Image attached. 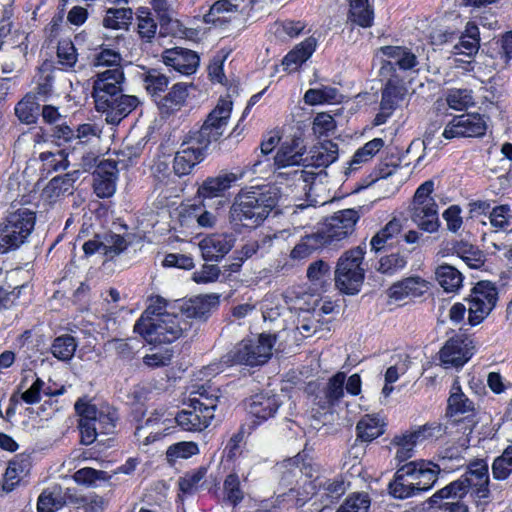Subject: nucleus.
I'll list each match as a JSON object with an SVG mask.
<instances>
[{"label": "nucleus", "mask_w": 512, "mask_h": 512, "mask_svg": "<svg viewBox=\"0 0 512 512\" xmlns=\"http://www.w3.org/2000/svg\"><path fill=\"white\" fill-rule=\"evenodd\" d=\"M239 12V6L230 0H218L211 7L209 12L204 16L206 23L214 25L227 22L230 18L226 14H234Z\"/></svg>", "instance_id": "46"}, {"label": "nucleus", "mask_w": 512, "mask_h": 512, "mask_svg": "<svg viewBox=\"0 0 512 512\" xmlns=\"http://www.w3.org/2000/svg\"><path fill=\"white\" fill-rule=\"evenodd\" d=\"M311 489H316L315 495H318L324 506L335 503L346 492V485L343 479H320L316 478L309 482Z\"/></svg>", "instance_id": "25"}, {"label": "nucleus", "mask_w": 512, "mask_h": 512, "mask_svg": "<svg viewBox=\"0 0 512 512\" xmlns=\"http://www.w3.org/2000/svg\"><path fill=\"white\" fill-rule=\"evenodd\" d=\"M224 499L231 505H238L244 498V492L241 488L240 478L236 473H230L226 476L223 483Z\"/></svg>", "instance_id": "51"}, {"label": "nucleus", "mask_w": 512, "mask_h": 512, "mask_svg": "<svg viewBox=\"0 0 512 512\" xmlns=\"http://www.w3.org/2000/svg\"><path fill=\"white\" fill-rule=\"evenodd\" d=\"M359 220V214L355 209H344L335 212L326 219L323 227L316 234L321 245H330L341 241L351 235Z\"/></svg>", "instance_id": "11"}, {"label": "nucleus", "mask_w": 512, "mask_h": 512, "mask_svg": "<svg viewBox=\"0 0 512 512\" xmlns=\"http://www.w3.org/2000/svg\"><path fill=\"white\" fill-rule=\"evenodd\" d=\"M192 323L182 319L179 313L153 318L142 329H134L149 344H169L191 329Z\"/></svg>", "instance_id": "8"}, {"label": "nucleus", "mask_w": 512, "mask_h": 512, "mask_svg": "<svg viewBox=\"0 0 512 512\" xmlns=\"http://www.w3.org/2000/svg\"><path fill=\"white\" fill-rule=\"evenodd\" d=\"M486 122L480 114H462L453 117L445 126L442 136L451 140L459 137H480L486 132Z\"/></svg>", "instance_id": "15"}, {"label": "nucleus", "mask_w": 512, "mask_h": 512, "mask_svg": "<svg viewBox=\"0 0 512 512\" xmlns=\"http://www.w3.org/2000/svg\"><path fill=\"white\" fill-rule=\"evenodd\" d=\"M489 220L491 225L499 230L512 229V209L510 205L504 204L494 207L489 212Z\"/></svg>", "instance_id": "53"}, {"label": "nucleus", "mask_w": 512, "mask_h": 512, "mask_svg": "<svg viewBox=\"0 0 512 512\" xmlns=\"http://www.w3.org/2000/svg\"><path fill=\"white\" fill-rule=\"evenodd\" d=\"M57 57L59 59V63L66 69L74 67L77 62L78 55L72 41L68 39L59 41L57 47Z\"/></svg>", "instance_id": "60"}, {"label": "nucleus", "mask_w": 512, "mask_h": 512, "mask_svg": "<svg viewBox=\"0 0 512 512\" xmlns=\"http://www.w3.org/2000/svg\"><path fill=\"white\" fill-rule=\"evenodd\" d=\"M426 290L427 285L425 280L420 277H410L393 284L389 289V296L395 300L417 298L422 296Z\"/></svg>", "instance_id": "32"}, {"label": "nucleus", "mask_w": 512, "mask_h": 512, "mask_svg": "<svg viewBox=\"0 0 512 512\" xmlns=\"http://www.w3.org/2000/svg\"><path fill=\"white\" fill-rule=\"evenodd\" d=\"M124 79L122 68H109L98 72L93 82L95 108L112 125L119 124L139 105L136 96L123 94Z\"/></svg>", "instance_id": "1"}, {"label": "nucleus", "mask_w": 512, "mask_h": 512, "mask_svg": "<svg viewBox=\"0 0 512 512\" xmlns=\"http://www.w3.org/2000/svg\"><path fill=\"white\" fill-rule=\"evenodd\" d=\"M446 101L452 109H466L473 104L472 91L468 89H450L447 93Z\"/></svg>", "instance_id": "57"}, {"label": "nucleus", "mask_w": 512, "mask_h": 512, "mask_svg": "<svg viewBox=\"0 0 512 512\" xmlns=\"http://www.w3.org/2000/svg\"><path fill=\"white\" fill-rule=\"evenodd\" d=\"M345 381L346 374L344 372H338L328 380L323 390L325 399L323 408L334 406L340 402L344 396Z\"/></svg>", "instance_id": "43"}, {"label": "nucleus", "mask_w": 512, "mask_h": 512, "mask_svg": "<svg viewBox=\"0 0 512 512\" xmlns=\"http://www.w3.org/2000/svg\"><path fill=\"white\" fill-rule=\"evenodd\" d=\"M385 142L382 138H374L357 149L351 160L347 163L344 171L346 176L359 171L364 165L372 161L374 156L384 147Z\"/></svg>", "instance_id": "27"}, {"label": "nucleus", "mask_w": 512, "mask_h": 512, "mask_svg": "<svg viewBox=\"0 0 512 512\" xmlns=\"http://www.w3.org/2000/svg\"><path fill=\"white\" fill-rule=\"evenodd\" d=\"M276 343V335L261 333L257 337L245 338L238 342L223 357L221 362L226 366L245 365L249 367L262 366L272 356Z\"/></svg>", "instance_id": "4"}, {"label": "nucleus", "mask_w": 512, "mask_h": 512, "mask_svg": "<svg viewBox=\"0 0 512 512\" xmlns=\"http://www.w3.org/2000/svg\"><path fill=\"white\" fill-rule=\"evenodd\" d=\"M15 115L21 123L34 124L36 123L39 113L40 104L37 102L36 97L32 94H26L14 108Z\"/></svg>", "instance_id": "39"}, {"label": "nucleus", "mask_w": 512, "mask_h": 512, "mask_svg": "<svg viewBox=\"0 0 512 512\" xmlns=\"http://www.w3.org/2000/svg\"><path fill=\"white\" fill-rule=\"evenodd\" d=\"M440 468L425 460L410 461L399 467L389 484V493L406 499L430 490L437 482Z\"/></svg>", "instance_id": "3"}, {"label": "nucleus", "mask_w": 512, "mask_h": 512, "mask_svg": "<svg viewBox=\"0 0 512 512\" xmlns=\"http://www.w3.org/2000/svg\"><path fill=\"white\" fill-rule=\"evenodd\" d=\"M26 467L27 463L24 459H16L9 462L0 482V489L3 493H9L15 489L23 477Z\"/></svg>", "instance_id": "42"}, {"label": "nucleus", "mask_w": 512, "mask_h": 512, "mask_svg": "<svg viewBox=\"0 0 512 512\" xmlns=\"http://www.w3.org/2000/svg\"><path fill=\"white\" fill-rule=\"evenodd\" d=\"M365 248L358 246L346 251L338 260L335 271V285L345 294H357L364 281V269L361 267Z\"/></svg>", "instance_id": "10"}, {"label": "nucleus", "mask_w": 512, "mask_h": 512, "mask_svg": "<svg viewBox=\"0 0 512 512\" xmlns=\"http://www.w3.org/2000/svg\"><path fill=\"white\" fill-rule=\"evenodd\" d=\"M329 275L330 267L322 260L311 263L307 269V277L315 285L322 286L329 278Z\"/></svg>", "instance_id": "64"}, {"label": "nucleus", "mask_w": 512, "mask_h": 512, "mask_svg": "<svg viewBox=\"0 0 512 512\" xmlns=\"http://www.w3.org/2000/svg\"><path fill=\"white\" fill-rule=\"evenodd\" d=\"M219 306V296L216 294L199 295L184 301L179 306V315L182 319L206 320L211 312Z\"/></svg>", "instance_id": "18"}, {"label": "nucleus", "mask_w": 512, "mask_h": 512, "mask_svg": "<svg viewBox=\"0 0 512 512\" xmlns=\"http://www.w3.org/2000/svg\"><path fill=\"white\" fill-rule=\"evenodd\" d=\"M73 479L78 484L93 486L97 481H106L108 476L104 471L85 467L77 470L73 475Z\"/></svg>", "instance_id": "61"}, {"label": "nucleus", "mask_w": 512, "mask_h": 512, "mask_svg": "<svg viewBox=\"0 0 512 512\" xmlns=\"http://www.w3.org/2000/svg\"><path fill=\"white\" fill-rule=\"evenodd\" d=\"M463 477L467 479L469 487L489 482V467L487 462L484 459H477L471 462Z\"/></svg>", "instance_id": "50"}, {"label": "nucleus", "mask_w": 512, "mask_h": 512, "mask_svg": "<svg viewBox=\"0 0 512 512\" xmlns=\"http://www.w3.org/2000/svg\"><path fill=\"white\" fill-rule=\"evenodd\" d=\"M103 255L113 258L127 248V241L118 234H106L103 238Z\"/></svg>", "instance_id": "62"}, {"label": "nucleus", "mask_w": 512, "mask_h": 512, "mask_svg": "<svg viewBox=\"0 0 512 512\" xmlns=\"http://www.w3.org/2000/svg\"><path fill=\"white\" fill-rule=\"evenodd\" d=\"M199 453L198 445L193 441H183L168 447L166 457L169 462L178 458L187 459Z\"/></svg>", "instance_id": "55"}, {"label": "nucleus", "mask_w": 512, "mask_h": 512, "mask_svg": "<svg viewBox=\"0 0 512 512\" xmlns=\"http://www.w3.org/2000/svg\"><path fill=\"white\" fill-rule=\"evenodd\" d=\"M320 245L319 237L316 233L306 236L305 239H303L292 249L290 257L292 259H304L308 257L310 253L317 249Z\"/></svg>", "instance_id": "63"}, {"label": "nucleus", "mask_w": 512, "mask_h": 512, "mask_svg": "<svg viewBox=\"0 0 512 512\" xmlns=\"http://www.w3.org/2000/svg\"><path fill=\"white\" fill-rule=\"evenodd\" d=\"M209 405H211V402L200 404V406H190L191 409L180 411L173 419V422L184 431H202L212 421V407Z\"/></svg>", "instance_id": "16"}, {"label": "nucleus", "mask_w": 512, "mask_h": 512, "mask_svg": "<svg viewBox=\"0 0 512 512\" xmlns=\"http://www.w3.org/2000/svg\"><path fill=\"white\" fill-rule=\"evenodd\" d=\"M319 305V310L323 314H330L334 309L331 302L320 303L317 299H314V297L309 294H303L301 297H297L293 304V308L300 311L309 312L310 310L315 311Z\"/></svg>", "instance_id": "56"}, {"label": "nucleus", "mask_w": 512, "mask_h": 512, "mask_svg": "<svg viewBox=\"0 0 512 512\" xmlns=\"http://www.w3.org/2000/svg\"><path fill=\"white\" fill-rule=\"evenodd\" d=\"M148 306L141 317L136 321L134 329H142L148 322H152L153 318L162 317V315H170L168 312L167 301L161 296H151L148 299Z\"/></svg>", "instance_id": "44"}, {"label": "nucleus", "mask_w": 512, "mask_h": 512, "mask_svg": "<svg viewBox=\"0 0 512 512\" xmlns=\"http://www.w3.org/2000/svg\"><path fill=\"white\" fill-rule=\"evenodd\" d=\"M371 499L365 492H356L346 498L337 512H368Z\"/></svg>", "instance_id": "52"}, {"label": "nucleus", "mask_w": 512, "mask_h": 512, "mask_svg": "<svg viewBox=\"0 0 512 512\" xmlns=\"http://www.w3.org/2000/svg\"><path fill=\"white\" fill-rule=\"evenodd\" d=\"M232 111V102L220 99L216 107L208 114L201 128L191 131L187 137L207 153L209 146L223 136Z\"/></svg>", "instance_id": "9"}, {"label": "nucleus", "mask_w": 512, "mask_h": 512, "mask_svg": "<svg viewBox=\"0 0 512 512\" xmlns=\"http://www.w3.org/2000/svg\"><path fill=\"white\" fill-rule=\"evenodd\" d=\"M442 433V426L438 423H432L395 436L392 443L397 446L396 459L399 462L407 461L413 456L414 447L418 443L427 439L438 438Z\"/></svg>", "instance_id": "13"}, {"label": "nucleus", "mask_w": 512, "mask_h": 512, "mask_svg": "<svg viewBox=\"0 0 512 512\" xmlns=\"http://www.w3.org/2000/svg\"><path fill=\"white\" fill-rule=\"evenodd\" d=\"M306 161V148L303 144V140L300 138H292L281 144L274 156L273 165L278 169L300 165L306 167Z\"/></svg>", "instance_id": "20"}, {"label": "nucleus", "mask_w": 512, "mask_h": 512, "mask_svg": "<svg viewBox=\"0 0 512 512\" xmlns=\"http://www.w3.org/2000/svg\"><path fill=\"white\" fill-rule=\"evenodd\" d=\"M36 213L19 207L8 213L0 225V254H5L22 246L34 230Z\"/></svg>", "instance_id": "6"}, {"label": "nucleus", "mask_w": 512, "mask_h": 512, "mask_svg": "<svg viewBox=\"0 0 512 512\" xmlns=\"http://www.w3.org/2000/svg\"><path fill=\"white\" fill-rule=\"evenodd\" d=\"M279 199L276 187L241 191L230 207V222L235 227L256 228L277 207Z\"/></svg>", "instance_id": "2"}, {"label": "nucleus", "mask_w": 512, "mask_h": 512, "mask_svg": "<svg viewBox=\"0 0 512 512\" xmlns=\"http://www.w3.org/2000/svg\"><path fill=\"white\" fill-rule=\"evenodd\" d=\"M402 230L401 221L393 218L383 228H381L371 239L370 246L371 250L379 252L390 244Z\"/></svg>", "instance_id": "41"}, {"label": "nucleus", "mask_w": 512, "mask_h": 512, "mask_svg": "<svg viewBox=\"0 0 512 512\" xmlns=\"http://www.w3.org/2000/svg\"><path fill=\"white\" fill-rule=\"evenodd\" d=\"M234 246V238L227 234H214L204 238L200 244V250L206 261H219Z\"/></svg>", "instance_id": "24"}, {"label": "nucleus", "mask_w": 512, "mask_h": 512, "mask_svg": "<svg viewBox=\"0 0 512 512\" xmlns=\"http://www.w3.org/2000/svg\"><path fill=\"white\" fill-rule=\"evenodd\" d=\"M498 300L496 286L489 281H480L469 296L468 321L472 326L481 323L494 309Z\"/></svg>", "instance_id": "12"}, {"label": "nucleus", "mask_w": 512, "mask_h": 512, "mask_svg": "<svg viewBox=\"0 0 512 512\" xmlns=\"http://www.w3.org/2000/svg\"><path fill=\"white\" fill-rule=\"evenodd\" d=\"M164 412L156 410L151 416H149L145 422V426L153 427L154 425L161 424L163 428H159L156 431H151L148 436L145 437L144 444L148 445L161 439L163 436L169 434L168 430L171 427L168 423H172L173 420L163 419Z\"/></svg>", "instance_id": "49"}, {"label": "nucleus", "mask_w": 512, "mask_h": 512, "mask_svg": "<svg viewBox=\"0 0 512 512\" xmlns=\"http://www.w3.org/2000/svg\"><path fill=\"white\" fill-rule=\"evenodd\" d=\"M62 487L54 485L45 489L38 498V512H56L65 506L63 500Z\"/></svg>", "instance_id": "40"}, {"label": "nucleus", "mask_w": 512, "mask_h": 512, "mask_svg": "<svg viewBox=\"0 0 512 512\" xmlns=\"http://www.w3.org/2000/svg\"><path fill=\"white\" fill-rule=\"evenodd\" d=\"M133 19V11L128 7L108 8L102 20V24L107 29L120 30L127 29Z\"/></svg>", "instance_id": "36"}, {"label": "nucleus", "mask_w": 512, "mask_h": 512, "mask_svg": "<svg viewBox=\"0 0 512 512\" xmlns=\"http://www.w3.org/2000/svg\"><path fill=\"white\" fill-rule=\"evenodd\" d=\"M435 277L446 292H456L462 286V273L451 265L443 264L437 267Z\"/></svg>", "instance_id": "37"}, {"label": "nucleus", "mask_w": 512, "mask_h": 512, "mask_svg": "<svg viewBox=\"0 0 512 512\" xmlns=\"http://www.w3.org/2000/svg\"><path fill=\"white\" fill-rule=\"evenodd\" d=\"M188 96V86L185 83L174 84L169 92L155 99V103L163 114H171L180 110Z\"/></svg>", "instance_id": "31"}, {"label": "nucleus", "mask_w": 512, "mask_h": 512, "mask_svg": "<svg viewBox=\"0 0 512 512\" xmlns=\"http://www.w3.org/2000/svg\"><path fill=\"white\" fill-rule=\"evenodd\" d=\"M240 177L241 175L230 172L207 178L199 187L198 195L203 199L221 197Z\"/></svg>", "instance_id": "28"}, {"label": "nucleus", "mask_w": 512, "mask_h": 512, "mask_svg": "<svg viewBox=\"0 0 512 512\" xmlns=\"http://www.w3.org/2000/svg\"><path fill=\"white\" fill-rule=\"evenodd\" d=\"M434 182L427 180L415 191L409 211L413 223L428 233H435L440 227L438 205L433 197Z\"/></svg>", "instance_id": "7"}, {"label": "nucleus", "mask_w": 512, "mask_h": 512, "mask_svg": "<svg viewBox=\"0 0 512 512\" xmlns=\"http://www.w3.org/2000/svg\"><path fill=\"white\" fill-rule=\"evenodd\" d=\"M447 411L451 416L473 413L475 411L474 402L464 394L458 380H455L452 384Z\"/></svg>", "instance_id": "34"}, {"label": "nucleus", "mask_w": 512, "mask_h": 512, "mask_svg": "<svg viewBox=\"0 0 512 512\" xmlns=\"http://www.w3.org/2000/svg\"><path fill=\"white\" fill-rule=\"evenodd\" d=\"M77 342L71 335L65 334L56 337L51 345L52 355L60 361H69L74 356Z\"/></svg>", "instance_id": "47"}, {"label": "nucleus", "mask_w": 512, "mask_h": 512, "mask_svg": "<svg viewBox=\"0 0 512 512\" xmlns=\"http://www.w3.org/2000/svg\"><path fill=\"white\" fill-rule=\"evenodd\" d=\"M93 188L99 198H109L116 191L118 169L115 161H101L93 173Z\"/></svg>", "instance_id": "19"}, {"label": "nucleus", "mask_w": 512, "mask_h": 512, "mask_svg": "<svg viewBox=\"0 0 512 512\" xmlns=\"http://www.w3.org/2000/svg\"><path fill=\"white\" fill-rule=\"evenodd\" d=\"M317 46V39L313 36L306 38L291 50L282 60L284 69L292 72L296 71L305 61H307Z\"/></svg>", "instance_id": "30"}, {"label": "nucleus", "mask_w": 512, "mask_h": 512, "mask_svg": "<svg viewBox=\"0 0 512 512\" xmlns=\"http://www.w3.org/2000/svg\"><path fill=\"white\" fill-rule=\"evenodd\" d=\"M162 58L167 66L173 67L184 75L196 72L200 61L196 52L182 47L165 50Z\"/></svg>", "instance_id": "22"}, {"label": "nucleus", "mask_w": 512, "mask_h": 512, "mask_svg": "<svg viewBox=\"0 0 512 512\" xmlns=\"http://www.w3.org/2000/svg\"><path fill=\"white\" fill-rule=\"evenodd\" d=\"M75 411L79 416L78 428L84 445L92 444L98 434H110L115 428L117 415L109 407L97 409L96 405L81 398L75 403Z\"/></svg>", "instance_id": "5"}, {"label": "nucleus", "mask_w": 512, "mask_h": 512, "mask_svg": "<svg viewBox=\"0 0 512 512\" xmlns=\"http://www.w3.org/2000/svg\"><path fill=\"white\" fill-rule=\"evenodd\" d=\"M349 19L364 28L372 26L374 12L368 0H350Z\"/></svg>", "instance_id": "45"}, {"label": "nucleus", "mask_w": 512, "mask_h": 512, "mask_svg": "<svg viewBox=\"0 0 512 512\" xmlns=\"http://www.w3.org/2000/svg\"><path fill=\"white\" fill-rule=\"evenodd\" d=\"M207 153L197 144H192L191 139L187 136L181 143L179 150L176 152L173 169L176 175L185 176L192 172L193 168L202 162Z\"/></svg>", "instance_id": "17"}, {"label": "nucleus", "mask_w": 512, "mask_h": 512, "mask_svg": "<svg viewBox=\"0 0 512 512\" xmlns=\"http://www.w3.org/2000/svg\"><path fill=\"white\" fill-rule=\"evenodd\" d=\"M137 28L143 39L150 40L156 34L157 24L150 11L145 7H141L137 11Z\"/></svg>", "instance_id": "54"}, {"label": "nucleus", "mask_w": 512, "mask_h": 512, "mask_svg": "<svg viewBox=\"0 0 512 512\" xmlns=\"http://www.w3.org/2000/svg\"><path fill=\"white\" fill-rule=\"evenodd\" d=\"M406 259L399 253H391L379 260L377 270L382 274L393 275L406 266Z\"/></svg>", "instance_id": "59"}, {"label": "nucleus", "mask_w": 512, "mask_h": 512, "mask_svg": "<svg viewBox=\"0 0 512 512\" xmlns=\"http://www.w3.org/2000/svg\"><path fill=\"white\" fill-rule=\"evenodd\" d=\"M493 479L503 481L512 474V445L496 457L491 466Z\"/></svg>", "instance_id": "48"}, {"label": "nucleus", "mask_w": 512, "mask_h": 512, "mask_svg": "<svg viewBox=\"0 0 512 512\" xmlns=\"http://www.w3.org/2000/svg\"><path fill=\"white\" fill-rule=\"evenodd\" d=\"M339 157L338 144L325 140L315 145L309 152H306V167H328Z\"/></svg>", "instance_id": "26"}, {"label": "nucleus", "mask_w": 512, "mask_h": 512, "mask_svg": "<svg viewBox=\"0 0 512 512\" xmlns=\"http://www.w3.org/2000/svg\"><path fill=\"white\" fill-rule=\"evenodd\" d=\"M448 250L461 258L470 268H479L483 265V253L468 241L455 240L448 243Z\"/></svg>", "instance_id": "33"}, {"label": "nucleus", "mask_w": 512, "mask_h": 512, "mask_svg": "<svg viewBox=\"0 0 512 512\" xmlns=\"http://www.w3.org/2000/svg\"><path fill=\"white\" fill-rule=\"evenodd\" d=\"M245 405L248 413L261 423L274 417L280 407V402L275 395L259 393L251 396Z\"/></svg>", "instance_id": "23"}, {"label": "nucleus", "mask_w": 512, "mask_h": 512, "mask_svg": "<svg viewBox=\"0 0 512 512\" xmlns=\"http://www.w3.org/2000/svg\"><path fill=\"white\" fill-rule=\"evenodd\" d=\"M473 341L459 334L446 341L439 352V358L445 368L462 367L473 355Z\"/></svg>", "instance_id": "14"}, {"label": "nucleus", "mask_w": 512, "mask_h": 512, "mask_svg": "<svg viewBox=\"0 0 512 512\" xmlns=\"http://www.w3.org/2000/svg\"><path fill=\"white\" fill-rule=\"evenodd\" d=\"M146 91L155 99H158L169 85V78L158 69L145 70L141 74Z\"/></svg>", "instance_id": "38"}, {"label": "nucleus", "mask_w": 512, "mask_h": 512, "mask_svg": "<svg viewBox=\"0 0 512 512\" xmlns=\"http://www.w3.org/2000/svg\"><path fill=\"white\" fill-rule=\"evenodd\" d=\"M273 28L274 34L280 39L295 38L304 31L306 24L302 21L286 20L275 22Z\"/></svg>", "instance_id": "58"}, {"label": "nucleus", "mask_w": 512, "mask_h": 512, "mask_svg": "<svg viewBox=\"0 0 512 512\" xmlns=\"http://www.w3.org/2000/svg\"><path fill=\"white\" fill-rule=\"evenodd\" d=\"M357 438L371 442L384 433V423L374 415H364L356 425Z\"/></svg>", "instance_id": "35"}, {"label": "nucleus", "mask_w": 512, "mask_h": 512, "mask_svg": "<svg viewBox=\"0 0 512 512\" xmlns=\"http://www.w3.org/2000/svg\"><path fill=\"white\" fill-rule=\"evenodd\" d=\"M409 97L406 83L394 75L383 86L380 103L384 109L395 111L407 104Z\"/></svg>", "instance_id": "21"}, {"label": "nucleus", "mask_w": 512, "mask_h": 512, "mask_svg": "<svg viewBox=\"0 0 512 512\" xmlns=\"http://www.w3.org/2000/svg\"><path fill=\"white\" fill-rule=\"evenodd\" d=\"M380 51L388 58L382 69H394V66H398L402 70H409L417 65V57L405 47L383 46Z\"/></svg>", "instance_id": "29"}]
</instances>
